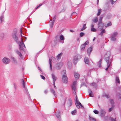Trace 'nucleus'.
I'll list each match as a JSON object with an SVG mask.
<instances>
[{"instance_id":"obj_1","label":"nucleus","mask_w":121,"mask_h":121,"mask_svg":"<svg viewBox=\"0 0 121 121\" xmlns=\"http://www.w3.org/2000/svg\"><path fill=\"white\" fill-rule=\"evenodd\" d=\"M16 31H14L13 32L12 35L13 38L17 43L19 44L20 49L24 51L25 49L26 48L23 42L22 38H21V42H18V37L16 35Z\"/></svg>"},{"instance_id":"obj_2","label":"nucleus","mask_w":121,"mask_h":121,"mask_svg":"<svg viewBox=\"0 0 121 121\" xmlns=\"http://www.w3.org/2000/svg\"><path fill=\"white\" fill-rule=\"evenodd\" d=\"M105 60L107 63V65H112V57L111 56L110 52H108L107 54H105Z\"/></svg>"},{"instance_id":"obj_3","label":"nucleus","mask_w":121,"mask_h":121,"mask_svg":"<svg viewBox=\"0 0 121 121\" xmlns=\"http://www.w3.org/2000/svg\"><path fill=\"white\" fill-rule=\"evenodd\" d=\"M75 104L77 108H80V106H81V107H82L81 104L79 101L78 97L77 95L76 96L75 98Z\"/></svg>"},{"instance_id":"obj_4","label":"nucleus","mask_w":121,"mask_h":121,"mask_svg":"<svg viewBox=\"0 0 121 121\" xmlns=\"http://www.w3.org/2000/svg\"><path fill=\"white\" fill-rule=\"evenodd\" d=\"M77 83L76 81H74L72 85L71 86L73 91V93L74 94H76L77 90L76 85Z\"/></svg>"},{"instance_id":"obj_5","label":"nucleus","mask_w":121,"mask_h":121,"mask_svg":"<svg viewBox=\"0 0 121 121\" xmlns=\"http://www.w3.org/2000/svg\"><path fill=\"white\" fill-rule=\"evenodd\" d=\"M118 33L117 32H114L111 35V39L112 41H115L116 40V37Z\"/></svg>"},{"instance_id":"obj_6","label":"nucleus","mask_w":121,"mask_h":121,"mask_svg":"<svg viewBox=\"0 0 121 121\" xmlns=\"http://www.w3.org/2000/svg\"><path fill=\"white\" fill-rule=\"evenodd\" d=\"M81 58V56L80 55H77L73 57V62L74 64H76L77 63V60L80 58Z\"/></svg>"},{"instance_id":"obj_7","label":"nucleus","mask_w":121,"mask_h":121,"mask_svg":"<svg viewBox=\"0 0 121 121\" xmlns=\"http://www.w3.org/2000/svg\"><path fill=\"white\" fill-rule=\"evenodd\" d=\"M89 43V42L88 41H86L83 44H82L81 47V50L82 51L84 50L85 48L86 45H88Z\"/></svg>"},{"instance_id":"obj_8","label":"nucleus","mask_w":121,"mask_h":121,"mask_svg":"<svg viewBox=\"0 0 121 121\" xmlns=\"http://www.w3.org/2000/svg\"><path fill=\"white\" fill-rule=\"evenodd\" d=\"M103 16V15L101 16L99 20V22L98 23V26L99 27L100 26V25L101 24L102 25V27L101 29H102L103 28V27L104 26V25L103 24L102 22V20Z\"/></svg>"},{"instance_id":"obj_9","label":"nucleus","mask_w":121,"mask_h":121,"mask_svg":"<svg viewBox=\"0 0 121 121\" xmlns=\"http://www.w3.org/2000/svg\"><path fill=\"white\" fill-rule=\"evenodd\" d=\"M3 62L5 64H8L10 62V60L9 59L6 58L4 57L2 60Z\"/></svg>"},{"instance_id":"obj_10","label":"nucleus","mask_w":121,"mask_h":121,"mask_svg":"<svg viewBox=\"0 0 121 121\" xmlns=\"http://www.w3.org/2000/svg\"><path fill=\"white\" fill-rule=\"evenodd\" d=\"M62 79V81L63 82L66 83L68 82V78L66 75H63Z\"/></svg>"},{"instance_id":"obj_11","label":"nucleus","mask_w":121,"mask_h":121,"mask_svg":"<svg viewBox=\"0 0 121 121\" xmlns=\"http://www.w3.org/2000/svg\"><path fill=\"white\" fill-rule=\"evenodd\" d=\"M15 52L18 55L20 56V57L21 58H22V53L21 52H19V51L18 50H15Z\"/></svg>"},{"instance_id":"obj_12","label":"nucleus","mask_w":121,"mask_h":121,"mask_svg":"<svg viewBox=\"0 0 121 121\" xmlns=\"http://www.w3.org/2000/svg\"><path fill=\"white\" fill-rule=\"evenodd\" d=\"M74 76L75 78L77 79H78L79 78L80 75L78 73L75 72L74 73Z\"/></svg>"},{"instance_id":"obj_13","label":"nucleus","mask_w":121,"mask_h":121,"mask_svg":"<svg viewBox=\"0 0 121 121\" xmlns=\"http://www.w3.org/2000/svg\"><path fill=\"white\" fill-rule=\"evenodd\" d=\"M92 50V48L91 47H90L87 49V54L89 56L90 55V53Z\"/></svg>"},{"instance_id":"obj_14","label":"nucleus","mask_w":121,"mask_h":121,"mask_svg":"<svg viewBox=\"0 0 121 121\" xmlns=\"http://www.w3.org/2000/svg\"><path fill=\"white\" fill-rule=\"evenodd\" d=\"M56 115L58 119L60 120V111H58L57 113L56 114Z\"/></svg>"},{"instance_id":"obj_15","label":"nucleus","mask_w":121,"mask_h":121,"mask_svg":"<svg viewBox=\"0 0 121 121\" xmlns=\"http://www.w3.org/2000/svg\"><path fill=\"white\" fill-rule=\"evenodd\" d=\"M52 76L53 80V83H55V81L56 80L57 78L53 74H52Z\"/></svg>"},{"instance_id":"obj_16","label":"nucleus","mask_w":121,"mask_h":121,"mask_svg":"<svg viewBox=\"0 0 121 121\" xmlns=\"http://www.w3.org/2000/svg\"><path fill=\"white\" fill-rule=\"evenodd\" d=\"M84 60L86 64H88L89 63V60L87 57H85L84 59Z\"/></svg>"},{"instance_id":"obj_17","label":"nucleus","mask_w":121,"mask_h":121,"mask_svg":"<svg viewBox=\"0 0 121 121\" xmlns=\"http://www.w3.org/2000/svg\"><path fill=\"white\" fill-rule=\"evenodd\" d=\"M88 92L89 93V95L91 97H93L94 96V94L93 92L91 91L90 89L88 90Z\"/></svg>"},{"instance_id":"obj_18","label":"nucleus","mask_w":121,"mask_h":121,"mask_svg":"<svg viewBox=\"0 0 121 121\" xmlns=\"http://www.w3.org/2000/svg\"><path fill=\"white\" fill-rule=\"evenodd\" d=\"M60 39L62 40V41L61 42V43H64V41L65 39V38L64 36L62 35H61L60 36Z\"/></svg>"},{"instance_id":"obj_19","label":"nucleus","mask_w":121,"mask_h":121,"mask_svg":"<svg viewBox=\"0 0 121 121\" xmlns=\"http://www.w3.org/2000/svg\"><path fill=\"white\" fill-rule=\"evenodd\" d=\"M63 53H61L59 54L56 56V58L57 60H59L60 59L61 56L62 55Z\"/></svg>"},{"instance_id":"obj_20","label":"nucleus","mask_w":121,"mask_h":121,"mask_svg":"<svg viewBox=\"0 0 121 121\" xmlns=\"http://www.w3.org/2000/svg\"><path fill=\"white\" fill-rule=\"evenodd\" d=\"M68 104L69 106H71L72 104V100L70 99H69Z\"/></svg>"},{"instance_id":"obj_21","label":"nucleus","mask_w":121,"mask_h":121,"mask_svg":"<svg viewBox=\"0 0 121 121\" xmlns=\"http://www.w3.org/2000/svg\"><path fill=\"white\" fill-rule=\"evenodd\" d=\"M51 91L52 93L54 95V96L55 97H56V95L55 94V91L53 89H51L50 90Z\"/></svg>"},{"instance_id":"obj_22","label":"nucleus","mask_w":121,"mask_h":121,"mask_svg":"<svg viewBox=\"0 0 121 121\" xmlns=\"http://www.w3.org/2000/svg\"><path fill=\"white\" fill-rule=\"evenodd\" d=\"M24 91L26 93V94L27 95H29V93L28 91V90L27 89V88L26 87H24Z\"/></svg>"},{"instance_id":"obj_23","label":"nucleus","mask_w":121,"mask_h":121,"mask_svg":"<svg viewBox=\"0 0 121 121\" xmlns=\"http://www.w3.org/2000/svg\"><path fill=\"white\" fill-rule=\"evenodd\" d=\"M106 32V31L104 29H103L102 30L101 32L100 33L99 35H100L101 36H103V34L104 33H105Z\"/></svg>"},{"instance_id":"obj_24","label":"nucleus","mask_w":121,"mask_h":121,"mask_svg":"<svg viewBox=\"0 0 121 121\" xmlns=\"http://www.w3.org/2000/svg\"><path fill=\"white\" fill-rule=\"evenodd\" d=\"M86 24H84L83 25V27L81 30V31H82L86 28Z\"/></svg>"},{"instance_id":"obj_25","label":"nucleus","mask_w":121,"mask_h":121,"mask_svg":"<svg viewBox=\"0 0 121 121\" xmlns=\"http://www.w3.org/2000/svg\"><path fill=\"white\" fill-rule=\"evenodd\" d=\"M110 102L111 104V105L112 107H113L114 106V101L113 99H111L110 100Z\"/></svg>"},{"instance_id":"obj_26","label":"nucleus","mask_w":121,"mask_h":121,"mask_svg":"<svg viewBox=\"0 0 121 121\" xmlns=\"http://www.w3.org/2000/svg\"><path fill=\"white\" fill-rule=\"evenodd\" d=\"M101 9H99L98 10V13L97 14V16L99 15L101 12Z\"/></svg>"},{"instance_id":"obj_27","label":"nucleus","mask_w":121,"mask_h":121,"mask_svg":"<svg viewBox=\"0 0 121 121\" xmlns=\"http://www.w3.org/2000/svg\"><path fill=\"white\" fill-rule=\"evenodd\" d=\"M4 15L3 14H2L1 17H0V20L1 22L4 21Z\"/></svg>"},{"instance_id":"obj_28","label":"nucleus","mask_w":121,"mask_h":121,"mask_svg":"<svg viewBox=\"0 0 121 121\" xmlns=\"http://www.w3.org/2000/svg\"><path fill=\"white\" fill-rule=\"evenodd\" d=\"M98 21V18L97 17H96L93 20V22L95 23L97 22Z\"/></svg>"},{"instance_id":"obj_29","label":"nucleus","mask_w":121,"mask_h":121,"mask_svg":"<svg viewBox=\"0 0 121 121\" xmlns=\"http://www.w3.org/2000/svg\"><path fill=\"white\" fill-rule=\"evenodd\" d=\"M116 81L118 83H120V82L118 77H117L116 78Z\"/></svg>"},{"instance_id":"obj_30","label":"nucleus","mask_w":121,"mask_h":121,"mask_svg":"<svg viewBox=\"0 0 121 121\" xmlns=\"http://www.w3.org/2000/svg\"><path fill=\"white\" fill-rule=\"evenodd\" d=\"M52 61V60L51 59H49V64L50 65V68L51 69V70H52V65H51V62Z\"/></svg>"},{"instance_id":"obj_31","label":"nucleus","mask_w":121,"mask_h":121,"mask_svg":"<svg viewBox=\"0 0 121 121\" xmlns=\"http://www.w3.org/2000/svg\"><path fill=\"white\" fill-rule=\"evenodd\" d=\"M77 112V111L76 110H74L73 111H72L71 112V114L73 115H74Z\"/></svg>"},{"instance_id":"obj_32","label":"nucleus","mask_w":121,"mask_h":121,"mask_svg":"<svg viewBox=\"0 0 121 121\" xmlns=\"http://www.w3.org/2000/svg\"><path fill=\"white\" fill-rule=\"evenodd\" d=\"M102 60L101 59H100L99 62L98 63V64L99 67H101V63L102 62Z\"/></svg>"},{"instance_id":"obj_33","label":"nucleus","mask_w":121,"mask_h":121,"mask_svg":"<svg viewBox=\"0 0 121 121\" xmlns=\"http://www.w3.org/2000/svg\"><path fill=\"white\" fill-rule=\"evenodd\" d=\"M66 71L65 70H63L61 72L62 74L63 75H66Z\"/></svg>"},{"instance_id":"obj_34","label":"nucleus","mask_w":121,"mask_h":121,"mask_svg":"<svg viewBox=\"0 0 121 121\" xmlns=\"http://www.w3.org/2000/svg\"><path fill=\"white\" fill-rule=\"evenodd\" d=\"M22 86L24 88V87H26L25 86V82L24 81L23 79H22Z\"/></svg>"},{"instance_id":"obj_35","label":"nucleus","mask_w":121,"mask_h":121,"mask_svg":"<svg viewBox=\"0 0 121 121\" xmlns=\"http://www.w3.org/2000/svg\"><path fill=\"white\" fill-rule=\"evenodd\" d=\"M54 23V21H52V22H50L51 23L50 25V26L52 28Z\"/></svg>"},{"instance_id":"obj_36","label":"nucleus","mask_w":121,"mask_h":121,"mask_svg":"<svg viewBox=\"0 0 121 121\" xmlns=\"http://www.w3.org/2000/svg\"><path fill=\"white\" fill-rule=\"evenodd\" d=\"M91 86H94L95 87L97 86L96 84L95 83H91Z\"/></svg>"},{"instance_id":"obj_37","label":"nucleus","mask_w":121,"mask_h":121,"mask_svg":"<svg viewBox=\"0 0 121 121\" xmlns=\"http://www.w3.org/2000/svg\"><path fill=\"white\" fill-rule=\"evenodd\" d=\"M101 116H103V115L105 113H106V112H105V111H104V110L103 109H101Z\"/></svg>"},{"instance_id":"obj_38","label":"nucleus","mask_w":121,"mask_h":121,"mask_svg":"<svg viewBox=\"0 0 121 121\" xmlns=\"http://www.w3.org/2000/svg\"><path fill=\"white\" fill-rule=\"evenodd\" d=\"M107 65V67L105 69V70L106 71L108 70V69L109 67H110L112 66V65H110V64Z\"/></svg>"},{"instance_id":"obj_39","label":"nucleus","mask_w":121,"mask_h":121,"mask_svg":"<svg viewBox=\"0 0 121 121\" xmlns=\"http://www.w3.org/2000/svg\"><path fill=\"white\" fill-rule=\"evenodd\" d=\"M89 119L91 121H96V119H95L92 118L90 117H89Z\"/></svg>"},{"instance_id":"obj_40","label":"nucleus","mask_w":121,"mask_h":121,"mask_svg":"<svg viewBox=\"0 0 121 121\" xmlns=\"http://www.w3.org/2000/svg\"><path fill=\"white\" fill-rule=\"evenodd\" d=\"M91 30L92 31L95 32L96 31V29L94 28H92L91 29Z\"/></svg>"},{"instance_id":"obj_41","label":"nucleus","mask_w":121,"mask_h":121,"mask_svg":"<svg viewBox=\"0 0 121 121\" xmlns=\"http://www.w3.org/2000/svg\"><path fill=\"white\" fill-rule=\"evenodd\" d=\"M112 24L111 22H109L108 23L107 25V26L106 27H108L109 26H111L112 25Z\"/></svg>"},{"instance_id":"obj_42","label":"nucleus","mask_w":121,"mask_h":121,"mask_svg":"<svg viewBox=\"0 0 121 121\" xmlns=\"http://www.w3.org/2000/svg\"><path fill=\"white\" fill-rule=\"evenodd\" d=\"M42 4H39L36 7L35 9H37L39 7L42 6Z\"/></svg>"},{"instance_id":"obj_43","label":"nucleus","mask_w":121,"mask_h":121,"mask_svg":"<svg viewBox=\"0 0 121 121\" xmlns=\"http://www.w3.org/2000/svg\"><path fill=\"white\" fill-rule=\"evenodd\" d=\"M110 120L111 121H116V118H113L112 117L110 118Z\"/></svg>"},{"instance_id":"obj_44","label":"nucleus","mask_w":121,"mask_h":121,"mask_svg":"<svg viewBox=\"0 0 121 121\" xmlns=\"http://www.w3.org/2000/svg\"><path fill=\"white\" fill-rule=\"evenodd\" d=\"M96 114H98L99 113V112L98 111L96 110H95L93 111Z\"/></svg>"},{"instance_id":"obj_45","label":"nucleus","mask_w":121,"mask_h":121,"mask_svg":"<svg viewBox=\"0 0 121 121\" xmlns=\"http://www.w3.org/2000/svg\"><path fill=\"white\" fill-rule=\"evenodd\" d=\"M117 95L119 99L121 100V95L119 93H118L117 94Z\"/></svg>"},{"instance_id":"obj_46","label":"nucleus","mask_w":121,"mask_h":121,"mask_svg":"<svg viewBox=\"0 0 121 121\" xmlns=\"http://www.w3.org/2000/svg\"><path fill=\"white\" fill-rule=\"evenodd\" d=\"M84 35V34L82 32H81L80 34V36L82 37Z\"/></svg>"},{"instance_id":"obj_47","label":"nucleus","mask_w":121,"mask_h":121,"mask_svg":"<svg viewBox=\"0 0 121 121\" xmlns=\"http://www.w3.org/2000/svg\"><path fill=\"white\" fill-rule=\"evenodd\" d=\"M105 96H106L108 98L109 97V95L108 94H105Z\"/></svg>"},{"instance_id":"obj_48","label":"nucleus","mask_w":121,"mask_h":121,"mask_svg":"<svg viewBox=\"0 0 121 121\" xmlns=\"http://www.w3.org/2000/svg\"><path fill=\"white\" fill-rule=\"evenodd\" d=\"M40 76L41 77V78L43 79H45V77L43 75H40Z\"/></svg>"},{"instance_id":"obj_49","label":"nucleus","mask_w":121,"mask_h":121,"mask_svg":"<svg viewBox=\"0 0 121 121\" xmlns=\"http://www.w3.org/2000/svg\"><path fill=\"white\" fill-rule=\"evenodd\" d=\"M60 65V63H59V64H57V65H58V67L57 68V69H60V68H61L60 67H59V66Z\"/></svg>"},{"instance_id":"obj_50","label":"nucleus","mask_w":121,"mask_h":121,"mask_svg":"<svg viewBox=\"0 0 121 121\" xmlns=\"http://www.w3.org/2000/svg\"><path fill=\"white\" fill-rule=\"evenodd\" d=\"M112 108H109V112H111V111H112Z\"/></svg>"},{"instance_id":"obj_51","label":"nucleus","mask_w":121,"mask_h":121,"mask_svg":"<svg viewBox=\"0 0 121 121\" xmlns=\"http://www.w3.org/2000/svg\"><path fill=\"white\" fill-rule=\"evenodd\" d=\"M20 32H21V37H22V29L21 28L20 29Z\"/></svg>"},{"instance_id":"obj_52","label":"nucleus","mask_w":121,"mask_h":121,"mask_svg":"<svg viewBox=\"0 0 121 121\" xmlns=\"http://www.w3.org/2000/svg\"><path fill=\"white\" fill-rule=\"evenodd\" d=\"M56 16L55 15L53 17V20L52 21H54V22L55 20L56 19Z\"/></svg>"},{"instance_id":"obj_53","label":"nucleus","mask_w":121,"mask_h":121,"mask_svg":"<svg viewBox=\"0 0 121 121\" xmlns=\"http://www.w3.org/2000/svg\"><path fill=\"white\" fill-rule=\"evenodd\" d=\"M48 91L47 90H46L44 91V92L45 94H47L48 93Z\"/></svg>"},{"instance_id":"obj_54","label":"nucleus","mask_w":121,"mask_h":121,"mask_svg":"<svg viewBox=\"0 0 121 121\" xmlns=\"http://www.w3.org/2000/svg\"><path fill=\"white\" fill-rule=\"evenodd\" d=\"M94 25L93 24H92L91 25V28H94Z\"/></svg>"},{"instance_id":"obj_55","label":"nucleus","mask_w":121,"mask_h":121,"mask_svg":"<svg viewBox=\"0 0 121 121\" xmlns=\"http://www.w3.org/2000/svg\"><path fill=\"white\" fill-rule=\"evenodd\" d=\"M68 65H71V63L70 62V61H69L68 62Z\"/></svg>"},{"instance_id":"obj_56","label":"nucleus","mask_w":121,"mask_h":121,"mask_svg":"<svg viewBox=\"0 0 121 121\" xmlns=\"http://www.w3.org/2000/svg\"><path fill=\"white\" fill-rule=\"evenodd\" d=\"M53 84L54 88L55 89H56V86L55 85V83H53Z\"/></svg>"},{"instance_id":"obj_57","label":"nucleus","mask_w":121,"mask_h":121,"mask_svg":"<svg viewBox=\"0 0 121 121\" xmlns=\"http://www.w3.org/2000/svg\"><path fill=\"white\" fill-rule=\"evenodd\" d=\"M14 88H15V89H16V85L15 84H14Z\"/></svg>"},{"instance_id":"obj_58","label":"nucleus","mask_w":121,"mask_h":121,"mask_svg":"<svg viewBox=\"0 0 121 121\" xmlns=\"http://www.w3.org/2000/svg\"><path fill=\"white\" fill-rule=\"evenodd\" d=\"M111 1L112 2V4H113V0H111Z\"/></svg>"},{"instance_id":"obj_59","label":"nucleus","mask_w":121,"mask_h":121,"mask_svg":"<svg viewBox=\"0 0 121 121\" xmlns=\"http://www.w3.org/2000/svg\"><path fill=\"white\" fill-rule=\"evenodd\" d=\"M12 59L14 61H15V59L14 57H13Z\"/></svg>"},{"instance_id":"obj_60","label":"nucleus","mask_w":121,"mask_h":121,"mask_svg":"<svg viewBox=\"0 0 121 121\" xmlns=\"http://www.w3.org/2000/svg\"><path fill=\"white\" fill-rule=\"evenodd\" d=\"M70 31L71 32H74V31H73V30H70Z\"/></svg>"},{"instance_id":"obj_61","label":"nucleus","mask_w":121,"mask_h":121,"mask_svg":"<svg viewBox=\"0 0 121 121\" xmlns=\"http://www.w3.org/2000/svg\"><path fill=\"white\" fill-rule=\"evenodd\" d=\"M99 0H97V4H98Z\"/></svg>"},{"instance_id":"obj_62","label":"nucleus","mask_w":121,"mask_h":121,"mask_svg":"<svg viewBox=\"0 0 121 121\" xmlns=\"http://www.w3.org/2000/svg\"><path fill=\"white\" fill-rule=\"evenodd\" d=\"M95 37H94L93 39V41H94L95 40Z\"/></svg>"},{"instance_id":"obj_63","label":"nucleus","mask_w":121,"mask_h":121,"mask_svg":"<svg viewBox=\"0 0 121 121\" xmlns=\"http://www.w3.org/2000/svg\"><path fill=\"white\" fill-rule=\"evenodd\" d=\"M53 58H54V57L53 56H52L51 57V59H53Z\"/></svg>"},{"instance_id":"obj_64","label":"nucleus","mask_w":121,"mask_h":121,"mask_svg":"<svg viewBox=\"0 0 121 121\" xmlns=\"http://www.w3.org/2000/svg\"><path fill=\"white\" fill-rule=\"evenodd\" d=\"M24 38H25V40H26V38L25 37Z\"/></svg>"}]
</instances>
